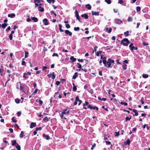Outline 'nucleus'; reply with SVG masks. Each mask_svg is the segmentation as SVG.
<instances>
[{
	"instance_id": "1",
	"label": "nucleus",
	"mask_w": 150,
	"mask_h": 150,
	"mask_svg": "<svg viewBox=\"0 0 150 150\" xmlns=\"http://www.w3.org/2000/svg\"><path fill=\"white\" fill-rule=\"evenodd\" d=\"M112 63L114 64V60L110 58L108 59L106 63V66L105 67L108 68H112L113 66V64L112 65Z\"/></svg>"
},
{
	"instance_id": "2",
	"label": "nucleus",
	"mask_w": 150,
	"mask_h": 150,
	"mask_svg": "<svg viewBox=\"0 0 150 150\" xmlns=\"http://www.w3.org/2000/svg\"><path fill=\"white\" fill-rule=\"evenodd\" d=\"M121 43L122 44L123 46H127L130 43V41L128 39L125 38L122 39L121 41Z\"/></svg>"
},
{
	"instance_id": "3",
	"label": "nucleus",
	"mask_w": 150,
	"mask_h": 150,
	"mask_svg": "<svg viewBox=\"0 0 150 150\" xmlns=\"http://www.w3.org/2000/svg\"><path fill=\"white\" fill-rule=\"evenodd\" d=\"M12 145L13 146H15V147L17 149V150H21L20 146L16 143V140H14L12 141Z\"/></svg>"
},
{
	"instance_id": "4",
	"label": "nucleus",
	"mask_w": 150,
	"mask_h": 150,
	"mask_svg": "<svg viewBox=\"0 0 150 150\" xmlns=\"http://www.w3.org/2000/svg\"><path fill=\"white\" fill-rule=\"evenodd\" d=\"M41 0H34V3H35L36 7H38L39 6H41L43 5V4L41 3Z\"/></svg>"
},
{
	"instance_id": "5",
	"label": "nucleus",
	"mask_w": 150,
	"mask_h": 150,
	"mask_svg": "<svg viewBox=\"0 0 150 150\" xmlns=\"http://www.w3.org/2000/svg\"><path fill=\"white\" fill-rule=\"evenodd\" d=\"M54 72H53L52 74H49L47 75L48 78H51L52 79H54L55 78V76L54 75Z\"/></svg>"
},
{
	"instance_id": "6",
	"label": "nucleus",
	"mask_w": 150,
	"mask_h": 150,
	"mask_svg": "<svg viewBox=\"0 0 150 150\" xmlns=\"http://www.w3.org/2000/svg\"><path fill=\"white\" fill-rule=\"evenodd\" d=\"M115 22L116 23L118 24H121L122 23V22L119 19H116L115 20Z\"/></svg>"
},
{
	"instance_id": "7",
	"label": "nucleus",
	"mask_w": 150,
	"mask_h": 150,
	"mask_svg": "<svg viewBox=\"0 0 150 150\" xmlns=\"http://www.w3.org/2000/svg\"><path fill=\"white\" fill-rule=\"evenodd\" d=\"M67 109H65L63 110V111L62 112L61 114V115L60 116L62 119H63L64 117V115L65 114V111H67Z\"/></svg>"
},
{
	"instance_id": "8",
	"label": "nucleus",
	"mask_w": 150,
	"mask_h": 150,
	"mask_svg": "<svg viewBox=\"0 0 150 150\" xmlns=\"http://www.w3.org/2000/svg\"><path fill=\"white\" fill-rule=\"evenodd\" d=\"M36 125V122H32L31 123L30 126V128H33L34 127H35Z\"/></svg>"
},
{
	"instance_id": "9",
	"label": "nucleus",
	"mask_w": 150,
	"mask_h": 150,
	"mask_svg": "<svg viewBox=\"0 0 150 150\" xmlns=\"http://www.w3.org/2000/svg\"><path fill=\"white\" fill-rule=\"evenodd\" d=\"M42 22L44 23V25H48V21L47 19L45 18L42 20Z\"/></svg>"
},
{
	"instance_id": "10",
	"label": "nucleus",
	"mask_w": 150,
	"mask_h": 150,
	"mask_svg": "<svg viewBox=\"0 0 150 150\" xmlns=\"http://www.w3.org/2000/svg\"><path fill=\"white\" fill-rule=\"evenodd\" d=\"M65 32L67 35H69V36H71L72 35V33L68 30H65Z\"/></svg>"
},
{
	"instance_id": "11",
	"label": "nucleus",
	"mask_w": 150,
	"mask_h": 150,
	"mask_svg": "<svg viewBox=\"0 0 150 150\" xmlns=\"http://www.w3.org/2000/svg\"><path fill=\"white\" fill-rule=\"evenodd\" d=\"M106 57H103V60L102 61V62H103V64H104L105 66H106V63L107 62V61L106 60Z\"/></svg>"
},
{
	"instance_id": "12",
	"label": "nucleus",
	"mask_w": 150,
	"mask_h": 150,
	"mask_svg": "<svg viewBox=\"0 0 150 150\" xmlns=\"http://www.w3.org/2000/svg\"><path fill=\"white\" fill-rule=\"evenodd\" d=\"M99 12H94L93 11H92L91 12L92 15L93 16L95 15V16H98L99 15Z\"/></svg>"
},
{
	"instance_id": "13",
	"label": "nucleus",
	"mask_w": 150,
	"mask_h": 150,
	"mask_svg": "<svg viewBox=\"0 0 150 150\" xmlns=\"http://www.w3.org/2000/svg\"><path fill=\"white\" fill-rule=\"evenodd\" d=\"M81 16L82 18L84 17L85 19H87L88 17V15L86 13L82 14L81 15Z\"/></svg>"
},
{
	"instance_id": "14",
	"label": "nucleus",
	"mask_w": 150,
	"mask_h": 150,
	"mask_svg": "<svg viewBox=\"0 0 150 150\" xmlns=\"http://www.w3.org/2000/svg\"><path fill=\"white\" fill-rule=\"evenodd\" d=\"M70 59L72 62H76V58H74L73 56H72L70 57Z\"/></svg>"
},
{
	"instance_id": "15",
	"label": "nucleus",
	"mask_w": 150,
	"mask_h": 150,
	"mask_svg": "<svg viewBox=\"0 0 150 150\" xmlns=\"http://www.w3.org/2000/svg\"><path fill=\"white\" fill-rule=\"evenodd\" d=\"M15 16V14L14 13H11L8 15V17H11V18L14 17Z\"/></svg>"
},
{
	"instance_id": "16",
	"label": "nucleus",
	"mask_w": 150,
	"mask_h": 150,
	"mask_svg": "<svg viewBox=\"0 0 150 150\" xmlns=\"http://www.w3.org/2000/svg\"><path fill=\"white\" fill-rule=\"evenodd\" d=\"M43 136L44 137H45L47 140L49 139H50V137L47 135H46L45 134H43Z\"/></svg>"
},
{
	"instance_id": "17",
	"label": "nucleus",
	"mask_w": 150,
	"mask_h": 150,
	"mask_svg": "<svg viewBox=\"0 0 150 150\" xmlns=\"http://www.w3.org/2000/svg\"><path fill=\"white\" fill-rule=\"evenodd\" d=\"M38 11H39L43 12L44 11V9L43 8L41 7V6H39L38 7Z\"/></svg>"
},
{
	"instance_id": "18",
	"label": "nucleus",
	"mask_w": 150,
	"mask_h": 150,
	"mask_svg": "<svg viewBox=\"0 0 150 150\" xmlns=\"http://www.w3.org/2000/svg\"><path fill=\"white\" fill-rule=\"evenodd\" d=\"M130 143V140L129 139H127L126 141L124 142V144L125 145H129Z\"/></svg>"
},
{
	"instance_id": "19",
	"label": "nucleus",
	"mask_w": 150,
	"mask_h": 150,
	"mask_svg": "<svg viewBox=\"0 0 150 150\" xmlns=\"http://www.w3.org/2000/svg\"><path fill=\"white\" fill-rule=\"evenodd\" d=\"M20 89L22 91L24 92L25 91V86L24 85H20Z\"/></svg>"
},
{
	"instance_id": "20",
	"label": "nucleus",
	"mask_w": 150,
	"mask_h": 150,
	"mask_svg": "<svg viewBox=\"0 0 150 150\" xmlns=\"http://www.w3.org/2000/svg\"><path fill=\"white\" fill-rule=\"evenodd\" d=\"M23 77L25 79H28V76H27V74L26 73H23Z\"/></svg>"
},
{
	"instance_id": "21",
	"label": "nucleus",
	"mask_w": 150,
	"mask_h": 150,
	"mask_svg": "<svg viewBox=\"0 0 150 150\" xmlns=\"http://www.w3.org/2000/svg\"><path fill=\"white\" fill-rule=\"evenodd\" d=\"M78 76V75L77 73L76 72H75L74 75L73 76L72 79H75L77 78V77Z\"/></svg>"
},
{
	"instance_id": "22",
	"label": "nucleus",
	"mask_w": 150,
	"mask_h": 150,
	"mask_svg": "<svg viewBox=\"0 0 150 150\" xmlns=\"http://www.w3.org/2000/svg\"><path fill=\"white\" fill-rule=\"evenodd\" d=\"M132 110V111L135 113L134 115L137 116L138 115V113L137 112V111L136 110L134 109Z\"/></svg>"
},
{
	"instance_id": "23",
	"label": "nucleus",
	"mask_w": 150,
	"mask_h": 150,
	"mask_svg": "<svg viewBox=\"0 0 150 150\" xmlns=\"http://www.w3.org/2000/svg\"><path fill=\"white\" fill-rule=\"evenodd\" d=\"M106 30L107 31H108V33H110L112 31V29L111 28H106Z\"/></svg>"
},
{
	"instance_id": "24",
	"label": "nucleus",
	"mask_w": 150,
	"mask_h": 150,
	"mask_svg": "<svg viewBox=\"0 0 150 150\" xmlns=\"http://www.w3.org/2000/svg\"><path fill=\"white\" fill-rule=\"evenodd\" d=\"M72 84L73 86V91H75L77 90L76 86H75L74 84V83H73Z\"/></svg>"
},
{
	"instance_id": "25",
	"label": "nucleus",
	"mask_w": 150,
	"mask_h": 150,
	"mask_svg": "<svg viewBox=\"0 0 150 150\" xmlns=\"http://www.w3.org/2000/svg\"><path fill=\"white\" fill-rule=\"evenodd\" d=\"M86 8H88V10H91V5L89 4H88L86 5Z\"/></svg>"
},
{
	"instance_id": "26",
	"label": "nucleus",
	"mask_w": 150,
	"mask_h": 150,
	"mask_svg": "<svg viewBox=\"0 0 150 150\" xmlns=\"http://www.w3.org/2000/svg\"><path fill=\"white\" fill-rule=\"evenodd\" d=\"M32 20H33L34 22H37L38 21V19L37 18L35 17H33L32 18Z\"/></svg>"
},
{
	"instance_id": "27",
	"label": "nucleus",
	"mask_w": 150,
	"mask_h": 150,
	"mask_svg": "<svg viewBox=\"0 0 150 150\" xmlns=\"http://www.w3.org/2000/svg\"><path fill=\"white\" fill-rule=\"evenodd\" d=\"M59 30H60V31L61 32H62L64 31V30H62V25L61 24H59Z\"/></svg>"
},
{
	"instance_id": "28",
	"label": "nucleus",
	"mask_w": 150,
	"mask_h": 150,
	"mask_svg": "<svg viewBox=\"0 0 150 150\" xmlns=\"http://www.w3.org/2000/svg\"><path fill=\"white\" fill-rule=\"evenodd\" d=\"M133 19L132 17H129L127 19V21L128 22H131L132 21Z\"/></svg>"
},
{
	"instance_id": "29",
	"label": "nucleus",
	"mask_w": 150,
	"mask_h": 150,
	"mask_svg": "<svg viewBox=\"0 0 150 150\" xmlns=\"http://www.w3.org/2000/svg\"><path fill=\"white\" fill-rule=\"evenodd\" d=\"M7 26V24L6 23H4L1 25V27L3 29L5 28Z\"/></svg>"
},
{
	"instance_id": "30",
	"label": "nucleus",
	"mask_w": 150,
	"mask_h": 150,
	"mask_svg": "<svg viewBox=\"0 0 150 150\" xmlns=\"http://www.w3.org/2000/svg\"><path fill=\"white\" fill-rule=\"evenodd\" d=\"M29 54V53L27 51H25V58H26L28 57V55Z\"/></svg>"
},
{
	"instance_id": "31",
	"label": "nucleus",
	"mask_w": 150,
	"mask_h": 150,
	"mask_svg": "<svg viewBox=\"0 0 150 150\" xmlns=\"http://www.w3.org/2000/svg\"><path fill=\"white\" fill-rule=\"evenodd\" d=\"M110 137L109 136H107L106 134L104 135V140H108V138Z\"/></svg>"
},
{
	"instance_id": "32",
	"label": "nucleus",
	"mask_w": 150,
	"mask_h": 150,
	"mask_svg": "<svg viewBox=\"0 0 150 150\" xmlns=\"http://www.w3.org/2000/svg\"><path fill=\"white\" fill-rule=\"evenodd\" d=\"M24 132L23 131L21 132V133L20 134V137L21 138H23V137Z\"/></svg>"
},
{
	"instance_id": "33",
	"label": "nucleus",
	"mask_w": 150,
	"mask_h": 150,
	"mask_svg": "<svg viewBox=\"0 0 150 150\" xmlns=\"http://www.w3.org/2000/svg\"><path fill=\"white\" fill-rule=\"evenodd\" d=\"M47 2L49 3H51L52 2V3L53 4L55 2V0H47Z\"/></svg>"
},
{
	"instance_id": "34",
	"label": "nucleus",
	"mask_w": 150,
	"mask_h": 150,
	"mask_svg": "<svg viewBox=\"0 0 150 150\" xmlns=\"http://www.w3.org/2000/svg\"><path fill=\"white\" fill-rule=\"evenodd\" d=\"M143 78L146 79L148 78L149 76L148 74H143L142 75Z\"/></svg>"
},
{
	"instance_id": "35",
	"label": "nucleus",
	"mask_w": 150,
	"mask_h": 150,
	"mask_svg": "<svg viewBox=\"0 0 150 150\" xmlns=\"http://www.w3.org/2000/svg\"><path fill=\"white\" fill-rule=\"evenodd\" d=\"M43 120L44 121L46 122L47 121H49V119L47 117H45L43 119Z\"/></svg>"
},
{
	"instance_id": "36",
	"label": "nucleus",
	"mask_w": 150,
	"mask_h": 150,
	"mask_svg": "<svg viewBox=\"0 0 150 150\" xmlns=\"http://www.w3.org/2000/svg\"><path fill=\"white\" fill-rule=\"evenodd\" d=\"M24 60V59L23 58V60L22 62V63H21V64L22 65H25V66H26V63H25V61H23V60Z\"/></svg>"
},
{
	"instance_id": "37",
	"label": "nucleus",
	"mask_w": 150,
	"mask_h": 150,
	"mask_svg": "<svg viewBox=\"0 0 150 150\" xmlns=\"http://www.w3.org/2000/svg\"><path fill=\"white\" fill-rule=\"evenodd\" d=\"M81 70H83V71H84L85 72H86L87 71V70L86 69H77L76 70L77 71H80Z\"/></svg>"
},
{
	"instance_id": "38",
	"label": "nucleus",
	"mask_w": 150,
	"mask_h": 150,
	"mask_svg": "<svg viewBox=\"0 0 150 150\" xmlns=\"http://www.w3.org/2000/svg\"><path fill=\"white\" fill-rule=\"evenodd\" d=\"M113 48V46H107L106 47L107 50H110L111 49H112Z\"/></svg>"
},
{
	"instance_id": "39",
	"label": "nucleus",
	"mask_w": 150,
	"mask_h": 150,
	"mask_svg": "<svg viewBox=\"0 0 150 150\" xmlns=\"http://www.w3.org/2000/svg\"><path fill=\"white\" fill-rule=\"evenodd\" d=\"M20 100L17 98L15 99V102L17 103H20Z\"/></svg>"
},
{
	"instance_id": "40",
	"label": "nucleus",
	"mask_w": 150,
	"mask_h": 150,
	"mask_svg": "<svg viewBox=\"0 0 150 150\" xmlns=\"http://www.w3.org/2000/svg\"><path fill=\"white\" fill-rule=\"evenodd\" d=\"M92 109L96 110H98V108L97 107H96V106H95V107L92 106L91 109Z\"/></svg>"
},
{
	"instance_id": "41",
	"label": "nucleus",
	"mask_w": 150,
	"mask_h": 150,
	"mask_svg": "<svg viewBox=\"0 0 150 150\" xmlns=\"http://www.w3.org/2000/svg\"><path fill=\"white\" fill-rule=\"evenodd\" d=\"M105 1L108 4H110L111 3V0H105Z\"/></svg>"
},
{
	"instance_id": "42",
	"label": "nucleus",
	"mask_w": 150,
	"mask_h": 150,
	"mask_svg": "<svg viewBox=\"0 0 150 150\" xmlns=\"http://www.w3.org/2000/svg\"><path fill=\"white\" fill-rule=\"evenodd\" d=\"M77 64L78 65V66H77V68L80 69H81L82 66L81 64L79 63H77Z\"/></svg>"
},
{
	"instance_id": "43",
	"label": "nucleus",
	"mask_w": 150,
	"mask_h": 150,
	"mask_svg": "<svg viewBox=\"0 0 150 150\" xmlns=\"http://www.w3.org/2000/svg\"><path fill=\"white\" fill-rule=\"evenodd\" d=\"M129 33V31H127L126 32H125L124 33V34L126 36H128L129 35V34H128Z\"/></svg>"
},
{
	"instance_id": "44",
	"label": "nucleus",
	"mask_w": 150,
	"mask_h": 150,
	"mask_svg": "<svg viewBox=\"0 0 150 150\" xmlns=\"http://www.w3.org/2000/svg\"><path fill=\"white\" fill-rule=\"evenodd\" d=\"M122 67L124 70H125L127 68V65L126 64H124L122 66Z\"/></svg>"
},
{
	"instance_id": "45",
	"label": "nucleus",
	"mask_w": 150,
	"mask_h": 150,
	"mask_svg": "<svg viewBox=\"0 0 150 150\" xmlns=\"http://www.w3.org/2000/svg\"><path fill=\"white\" fill-rule=\"evenodd\" d=\"M9 39L10 40H11L13 39V35L11 34L9 35Z\"/></svg>"
},
{
	"instance_id": "46",
	"label": "nucleus",
	"mask_w": 150,
	"mask_h": 150,
	"mask_svg": "<svg viewBox=\"0 0 150 150\" xmlns=\"http://www.w3.org/2000/svg\"><path fill=\"white\" fill-rule=\"evenodd\" d=\"M132 117L131 116H130V118H129L128 117H127L125 118V120L126 121H127V120H130L131 119Z\"/></svg>"
},
{
	"instance_id": "47",
	"label": "nucleus",
	"mask_w": 150,
	"mask_h": 150,
	"mask_svg": "<svg viewBox=\"0 0 150 150\" xmlns=\"http://www.w3.org/2000/svg\"><path fill=\"white\" fill-rule=\"evenodd\" d=\"M74 30L75 31H79L80 30V28L79 27H74Z\"/></svg>"
},
{
	"instance_id": "48",
	"label": "nucleus",
	"mask_w": 150,
	"mask_h": 150,
	"mask_svg": "<svg viewBox=\"0 0 150 150\" xmlns=\"http://www.w3.org/2000/svg\"><path fill=\"white\" fill-rule=\"evenodd\" d=\"M96 146V144L95 143H94L92 146V147L91 148V149L92 150L93 149L94 147H95Z\"/></svg>"
},
{
	"instance_id": "49",
	"label": "nucleus",
	"mask_w": 150,
	"mask_h": 150,
	"mask_svg": "<svg viewBox=\"0 0 150 150\" xmlns=\"http://www.w3.org/2000/svg\"><path fill=\"white\" fill-rule=\"evenodd\" d=\"M137 47H135L134 46H133V47H132V49H131V51H132L134 50H137Z\"/></svg>"
},
{
	"instance_id": "50",
	"label": "nucleus",
	"mask_w": 150,
	"mask_h": 150,
	"mask_svg": "<svg viewBox=\"0 0 150 150\" xmlns=\"http://www.w3.org/2000/svg\"><path fill=\"white\" fill-rule=\"evenodd\" d=\"M75 12V16H76V17L79 16L78 12V11L77 10H76Z\"/></svg>"
},
{
	"instance_id": "51",
	"label": "nucleus",
	"mask_w": 150,
	"mask_h": 150,
	"mask_svg": "<svg viewBox=\"0 0 150 150\" xmlns=\"http://www.w3.org/2000/svg\"><path fill=\"white\" fill-rule=\"evenodd\" d=\"M137 11L138 12L139 11L141 10V8L139 6H137L136 7Z\"/></svg>"
},
{
	"instance_id": "52",
	"label": "nucleus",
	"mask_w": 150,
	"mask_h": 150,
	"mask_svg": "<svg viewBox=\"0 0 150 150\" xmlns=\"http://www.w3.org/2000/svg\"><path fill=\"white\" fill-rule=\"evenodd\" d=\"M14 122H17V120H16L14 119V117H13L11 119Z\"/></svg>"
},
{
	"instance_id": "53",
	"label": "nucleus",
	"mask_w": 150,
	"mask_h": 150,
	"mask_svg": "<svg viewBox=\"0 0 150 150\" xmlns=\"http://www.w3.org/2000/svg\"><path fill=\"white\" fill-rule=\"evenodd\" d=\"M55 56H57V57H58V55L57 53H53V54L52 55V56L54 57Z\"/></svg>"
},
{
	"instance_id": "54",
	"label": "nucleus",
	"mask_w": 150,
	"mask_h": 150,
	"mask_svg": "<svg viewBox=\"0 0 150 150\" xmlns=\"http://www.w3.org/2000/svg\"><path fill=\"white\" fill-rule=\"evenodd\" d=\"M61 83V82L60 81H56L55 82V84L57 85V86H58L59 85V84H60V83Z\"/></svg>"
},
{
	"instance_id": "55",
	"label": "nucleus",
	"mask_w": 150,
	"mask_h": 150,
	"mask_svg": "<svg viewBox=\"0 0 150 150\" xmlns=\"http://www.w3.org/2000/svg\"><path fill=\"white\" fill-rule=\"evenodd\" d=\"M133 46H134L133 43H131L129 46V48H130V50H131V49H132V48L133 47Z\"/></svg>"
},
{
	"instance_id": "56",
	"label": "nucleus",
	"mask_w": 150,
	"mask_h": 150,
	"mask_svg": "<svg viewBox=\"0 0 150 150\" xmlns=\"http://www.w3.org/2000/svg\"><path fill=\"white\" fill-rule=\"evenodd\" d=\"M88 104H89V103L88 102L85 101V103H84L83 104V106H85L86 105H87Z\"/></svg>"
},
{
	"instance_id": "57",
	"label": "nucleus",
	"mask_w": 150,
	"mask_h": 150,
	"mask_svg": "<svg viewBox=\"0 0 150 150\" xmlns=\"http://www.w3.org/2000/svg\"><path fill=\"white\" fill-rule=\"evenodd\" d=\"M76 101H79L80 100L79 99V96H76L75 98Z\"/></svg>"
},
{
	"instance_id": "58",
	"label": "nucleus",
	"mask_w": 150,
	"mask_h": 150,
	"mask_svg": "<svg viewBox=\"0 0 150 150\" xmlns=\"http://www.w3.org/2000/svg\"><path fill=\"white\" fill-rule=\"evenodd\" d=\"M98 48L97 46H96L94 48V50L93 51V52L94 53V51H95L96 52L97 50V48Z\"/></svg>"
},
{
	"instance_id": "59",
	"label": "nucleus",
	"mask_w": 150,
	"mask_h": 150,
	"mask_svg": "<svg viewBox=\"0 0 150 150\" xmlns=\"http://www.w3.org/2000/svg\"><path fill=\"white\" fill-rule=\"evenodd\" d=\"M42 129V127H39L37 128L36 129V130H37L38 131V130H41Z\"/></svg>"
},
{
	"instance_id": "60",
	"label": "nucleus",
	"mask_w": 150,
	"mask_h": 150,
	"mask_svg": "<svg viewBox=\"0 0 150 150\" xmlns=\"http://www.w3.org/2000/svg\"><path fill=\"white\" fill-rule=\"evenodd\" d=\"M39 101L40 105H41L43 103V101L41 100H39Z\"/></svg>"
},
{
	"instance_id": "61",
	"label": "nucleus",
	"mask_w": 150,
	"mask_h": 150,
	"mask_svg": "<svg viewBox=\"0 0 150 150\" xmlns=\"http://www.w3.org/2000/svg\"><path fill=\"white\" fill-rule=\"evenodd\" d=\"M141 101L142 104H144V98L143 97H142L141 98Z\"/></svg>"
},
{
	"instance_id": "62",
	"label": "nucleus",
	"mask_w": 150,
	"mask_h": 150,
	"mask_svg": "<svg viewBox=\"0 0 150 150\" xmlns=\"http://www.w3.org/2000/svg\"><path fill=\"white\" fill-rule=\"evenodd\" d=\"M66 27L67 28H69L70 27V25L69 24H67L66 25Z\"/></svg>"
},
{
	"instance_id": "63",
	"label": "nucleus",
	"mask_w": 150,
	"mask_h": 150,
	"mask_svg": "<svg viewBox=\"0 0 150 150\" xmlns=\"http://www.w3.org/2000/svg\"><path fill=\"white\" fill-rule=\"evenodd\" d=\"M142 44L144 46L147 45H149L148 43H146L145 42H143Z\"/></svg>"
},
{
	"instance_id": "64",
	"label": "nucleus",
	"mask_w": 150,
	"mask_h": 150,
	"mask_svg": "<svg viewBox=\"0 0 150 150\" xmlns=\"http://www.w3.org/2000/svg\"><path fill=\"white\" fill-rule=\"evenodd\" d=\"M105 143L106 144L110 145L111 144V142L110 141H106Z\"/></svg>"
}]
</instances>
